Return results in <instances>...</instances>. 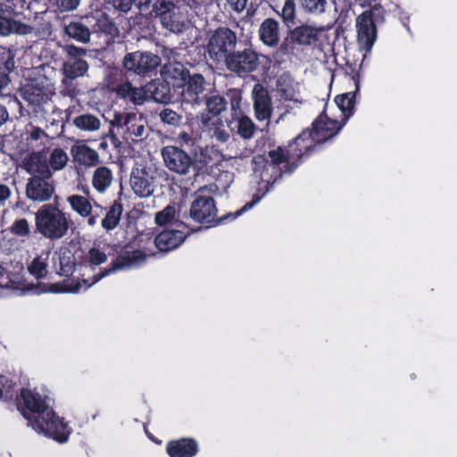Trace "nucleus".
Segmentation results:
<instances>
[{
	"mask_svg": "<svg viewBox=\"0 0 457 457\" xmlns=\"http://www.w3.org/2000/svg\"><path fill=\"white\" fill-rule=\"evenodd\" d=\"M71 210L82 218H87V224L94 226L96 223L98 214H92V204L90 201L80 195H71L67 197Z\"/></svg>",
	"mask_w": 457,
	"mask_h": 457,
	"instance_id": "20",
	"label": "nucleus"
},
{
	"mask_svg": "<svg viewBox=\"0 0 457 457\" xmlns=\"http://www.w3.org/2000/svg\"><path fill=\"white\" fill-rule=\"evenodd\" d=\"M303 10L313 14H320L325 12L327 0H300Z\"/></svg>",
	"mask_w": 457,
	"mask_h": 457,
	"instance_id": "44",
	"label": "nucleus"
},
{
	"mask_svg": "<svg viewBox=\"0 0 457 457\" xmlns=\"http://www.w3.org/2000/svg\"><path fill=\"white\" fill-rule=\"evenodd\" d=\"M77 79H69L66 76H63L62 79V89L61 93L65 96L76 97L79 95L80 90L79 88V85L76 82Z\"/></svg>",
	"mask_w": 457,
	"mask_h": 457,
	"instance_id": "45",
	"label": "nucleus"
},
{
	"mask_svg": "<svg viewBox=\"0 0 457 457\" xmlns=\"http://www.w3.org/2000/svg\"><path fill=\"white\" fill-rule=\"evenodd\" d=\"M179 137L180 139H182V140H183L184 142H186V143H188V142H189V141H191V139H192V138H191V137H190V135H189L188 133H187V132H181V133H179Z\"/></svg>",
	"mask_w": 457,
	"mask_h": 457,
	"instance_id": "63",
	"label": "nucleus"
},
{
	"mask_svg": "<svg viewBox=\"0 0 457 457\" xmlns=\"http://www.w3.org/2000/svg\"><path fill=\"white\" fill-rule=\"evenodd\" d=\"M73 124L81 130L95 131L100 128V120L90 113L80 114L73 119Z\"/></svg>",
	"mask_w": 457,
	"mask_h": 457,
	"instance_id": "39",
	"label": "nucleus"
},
{
	"mask_svg": "<svg viewBox=\"0 0 457 457\" xmlns=\"http://www.w3.org/2000/svg\"><path fill=\"white\" fill-rule=\"evenodd\" d=\"M334 101L337 105L338 109L343 112V94L336 96Z\"/></svg>",
	"mask_w": 457,
	"mask_h": 457,
	"instance_id": "62",
	"label": "nucleus"
},
{
	"mask_svg": "<svg viewBox=\"0 0 457 457\" xmlns=\"http://www.w3.org/2000/svg\"><path fill=\"white\" fill-rule=\"evenodd\" d=\"M11 195V189L7 185L0 184V203L7 200Z\"/></svg>",
	"mask_w": 457,
	"mask_h": 457,
	"instance_id": "59",
	"label": "nucleus"
},
{
	"mask_svg": "<svg viewBox=\"0 0 457 457\" xmlns=\"http://www.w3.org/2000/svg\"><path fill=\"white\" fill-rule=\"evenodd\" d=\"M278 13L289 29L296 24V4L295 0H284L281 12Z\"/></svg>",
	"mask_w": 457,
	"mask_h": 457,
	"instance_id": "41",
	"label": "nucleus"
},
{
	"mask_svg": "<svg viewBox=\"0 0 457 457\" xmlns=\"http://www.w3.org/2000/svg\"><path fill=\"white\" fill-rule=\"evenodd\" d=\"M80 287V284L77 282L74 286L68 287L65 284L61 283H54L50 284L47 287V289H45V292H50V293H66V292H73L76 293L79 291Z\"/></svg>",
	"mask_w": 457,
	"mask_h": 457,
	"instance_id": "52",
	"label": "nucleus"
},
{
	"mask_svg": "<svg viewBox=\"0 0 457 457\" xmlns=\"http://www.w3.org/2000/svg\"><path fill=\"white\" fill-rule=\"evenodd\" d=\"M237 46L236 31L227 26H219L208 33L206 52L216 64L223 63Z\"/></svg>",
	"mask_w": 457,
	"mask_h": 457,
	"instance_id": "5",
	"label": "nucleus"
},
{
	"mask_svg": "<svg viewBox=\"0 0 457 457\" xmlns=\"http://www.w3.org/2000/svg\"><path fill=\"white\" fill-rule=\"evenodd\" d=\"M342 124L333 120L323 111L312 123L309 129L314 140L319 144L334 137L341 129Z\"/></svg>",
	"mask_w": 457,
	"mask_h": 457,
	"instance_id": "13",
	"label": "nucleus"
},
{
	"mask_svg": "<svg viewBox=\"0 0 457 457\" xmlns=\"http://www.w3.org/2000/svg\"><path fill=\"white\" fill-rule=\"evenodd\" d=\"M206 81L200 73L190 74L185 84L180 87V99L182 104L200 106L204 103V94Z\"/></svg>",
	"mask_w": 457,
	"mask_h": 457,
	"instance_id": "12",
	"label": "nucleus"
},
{
	"mask_svg": "<svg viewBox=\"0 0 457 457\" xmlns=\"http://www.w3.org/2000/svg\"><path fill=\"white\" fill-rule=\"evenodd\" d=\"M12 381L4 376H0V398L3 396V392L5 394L6 398H11L10 390L12 388Z\"/></svg>",
	"mask_w": 457,
	"mask_h": 457,
	"instance_id": "58",
	"label": "nucleus"
},
{
	"mask_svg": "<svg viewBox=\"0 0 457 457\" xmlns=\"http://www.w3.org/2000/svg\"><path fill=\"white\" fill-rule=\"evenodd\" d=\"M252 96L256 119L261 121L269 120L272 112V103L268 89L257 83L253 86Z\"/></svg>",
	"mask_w": 457,
	"mask_h": 457,
	"instance_id": "17",
	"label": "nucleus"
},
{
	"mask_svg": "<svg viewBox=\"0 0 457 457\" xmlns=\"http://www.w3.org/2000/svg\"><path fill=\"white\" fill-rule=\"evenodd\" d=\"M161 64V58L149 51L127 53L122 59V72L126 75L139 77L150 76Z\"/></svg>",
	"mask_w": 457,
	"mask_h": 457,
	"instance_id": "7",
	"label": "nucleus"
},
{
	"mask_svg": "<svg viewBox=\"0 0 457 457\" xmlns=\"http://www.w3.org/2000/svg\"><path fill=\"white\" fill-rule=\"evenodd\" d=\"M249 0H227L229 8L237 12L241 13L247 5Z\"/></svg>",
	"mask_w": 457,
	"mask_h": 457,
	"instance_id": "57",
	"label": "nucleus"
},
{
	"mask_svg": "<svg viewBox=\"0 0 457 457\" xmlns=\"http://www.w3.org/2000/svg\"><path fill=\"white\" fill-rule=\"evenodd\" d=\"M187 235L179 229H164L155 237L154 245L161 252H170L179 247Z\"/></svg>",
	"mask_w": 457,
	"mask_h": 457,
	"instance_id": "19",
	"label": "nucleus"
},
{
	"mask_svg": "<svg viewBox=\"0 0 457 457\" xmlns=\"http://www.w3.org/2000/svg\"><path fill=\"white\" fill-rule=\"evenodd\" d=\"M290 39L298 45H312L319 39V32L313 27L303 25L296 27L290 32Z\"/></svg>",
	"mask_w": 457,
	"mask_h": 457,
	"instance_id": "29",
	"label": "nucleus"
},
{
	"mask_svg": "<svg viewBox=\"0 0 457 457\" xmlns=\"http://www.w3.org/2000/svg\"><path fill=\"white\" fill-rule=\"evenodd\" d=\"M64 32L70 37L79 43L90 41L91 31L81 21H71L64 26Z\"/></svg>",
	"mask_w": 457,
	"mask_h": 457,
	"instance_id": "34",
	"label": "nucleus"
},
{
	"mask_svg": "<svg viewBox=\"0 0 457 457\" xmlns=\"http://www.w3.org/2000/svg\"><path fill=\"white\" fill-rule=\"evenodd\" d=\"M145 257L146 255L141 250H134L132 252L124 251L118 254L116 259L111 262L108 268H104L100 272L95 274L91 278H83L82 282L84 283L86 287H89L97 283L103 278L109 276L112 273H114L120 270H124L135 263H138L142 261H145Z\"/></svg>",
	"mask_w": 457,
	"mask_h": 457,
	"instance_id": "10",
	"label": "nucleus"
},
{
	"mask_svg": "<svg viewBox=\"0 0 457 457\" xmlns=\"http://www.w3.org/2000/svg\"><path fill=\"white\" fill-rule=\"evenodd\" d=\"M251 168L262 180H266L264 172L270 168L269 159L263 154L254 155L251 161Z\"/></svg>",
	"mask_w": 457,
	"mask_h": 457,
	"instance_id": "43",
	"label": "nucleus"
},
{
	"mask_svg": "<svg viewBox=\"0 0 457 457\" xmlns=\"http://www.w3.org/2000/svg\"><path fill=\"white\" fill-rule=\"evenodd\" d=\"M60 274L65 277L71 275L75 270V257L72 254H62L59 257Z\"/></svg>",
	"mask_w": 457,
	"mask_h": 457,
	"instance_id": "46",
	"label": "nucleus"
},
{
	"mask_svg": "<svg viewBox=\"0 0 457 457\" xmlns=\"http://www.w3.org/2000/svg\"><path fill=\"white\" fill-rule=\"evenodd\" d=\"M71 154L75 163L84 167H96L100 163V156L96 150L85 142H79L71 148Z\"/></svg>",
	"mask_w": 457,
	"mask_h": 457,
	"instance_id": "18",
	"label": "nucleus"
},
{
	"mask_svg": "<svg viewBox=\"0 0 457 457\" xmlns=\"http://www.w3.org/2000/svg\"><path fill=\"white\" fill-rule=\"evenodd\" d=\"M95 28L97 31L112 37L119 35V29L115 22L106 14L102 13L96 20Z\"/></svg>",
	"mask_w": 457,
	"mask_h": 457,
	"instance_id": "40",
	"label": "nucleus"
},
{
	"mask_svg": "<svg viewBox=\"0 0 457 457\" xmlns=\"http://www.w3.org/2000/svg\"><path fill=\"white\" fill-rule=\"evenodd\" d=\"M80 0H55L54 5L60 12H71L78 8Z\"/></svg>",
	"mask_w": 457,
	"mask_h": 457,
	"instance_id": "54",
	"label": "nucleus"
},
{
	"mask_svg": "<svg viewBox=\"0 0 457 457\" xmlns=\"http://www.w3.org/2000/svg\"><path fill=\"white\" fill-rule=\"evenodd\" d=\"M147 97L146 88L133 87L128 101L134 104H142Z\"/></svg>",
	"mask_w": 457,
	"mask_h": 457,
	"instance_id": "53",
	"label": "nucleus"
},
{
	"mask_svg": "<svg viewBox=\"0 0 457 457\" xmlns=\"http://www.w3.org/2000/svg\"><path fill=\"white\" fill-rule=\"evenodd\" d=\"M22 98L28 103V106L31 108L32 112H38L42 110L49 97L42 87L27 85L21 91Z\"/></svg>",
	"mask_w": 457,
	"mask_h": 457,
	"instance_id": "24",
	"label": "nucleus"
},
{
	"mask_svg": "<svg viewBox=\"0 0 457 457\" xmlns=\"http://www.w3.org/2000/svg\"><path fill=\"white\" fill-rule=\"evenodd\" d=\"M147 94L157 103L167 104L171 100V86L163 79L153 80L146 85Z\"/></svg>",
	"mask_w": 457,
	"mask_h": 457,
	"instance_id": "28",
	"label": "nucleus"
},
{
	"mask_svg": "<svg viewBox=\"0 0 457 457\" xmlns=\"http://www.w3.org/2000/svg\"><path fill=\"white\" fill-rule=\"evenodd\" d=\"M122 70L119 66L109 67V73L107 75L108 86L113 92L116 93L117 96L121 99L128 101L130 92L133 88L132 84L129 81L118 83L119 78L123 76Z\"/></svg>",
	"mask_w": 457,
	"mask_h": 457,
	"instance_id": "23",
	"label": "nucleus"
},
{
	"mask_svg": "<svg viewBox=\"0 0 457 457\" xmlns=\"http://www.w3.org/2000/svg\"><path fill=\"white\" fill-rule=\"evenodd\" d=\"M32 27L21 20L12 19L0 13V36L7 37L12 34L28 35L31 33Z\"/></svg>",
	"mask_w": 457,
	"mask_h": 457,
	"instance_id": "27",
	"label": "nucleus"
},
{
	"mask_svg": "<svg viewBox=\"0 0 457 457\" xmlns=\"http://www.w3.org/2000/svg\"><path fill=\"white\" fill-rule=\"evenodd\" d=\"M342 12H340L338 20H337V35L339 36L340 31H343V23L340 21Z\"/></svg>",
	"mask_w": 457,
	"mask_h": 457,
	"instance_id": "64",
	"label": "nucleus"
},
{
	"mask_svg": "<svg viewBox=\"0 0 457 457\" xmlns=\"http://www.w3.org/2000/svg\"><path fill=\"white\" fill-rule=\"evenodd\" d=\"M227 70L240 77L256 71L260 65L259 54L252 47L241 45L223 62Z\"/></svg>",
	"mask_w": 457,
	"mask_h": 457,
	"instance_id": "8",
	"label": "nucleus"
},
{
	"mask_svg": "<svg viewBox=\"0 0 457 457\" xmlns=\"http://www.w3.org/2000/svg\"><path fill=\"white\" fill-rule=\"evenodd\" d=\"M268 156L270 158L269 162L270 168L275 169L276 166H278L282 163H286V171L288 172L287 168L289 167L292 159L291 156L289 155L287 146L286 150L281 146H278L276 149L269 151Z\"/></svg>",
	"mask_w": 457,
	"mask_h": 457,
	"instance_id": "38",
	"label": "nucleus"
},
{
	"mask_svg": "<svg viewBox=\"0 0 457 457\" xmlns=\"http://www.w3.org/2000/svg\"><path fill=\"white\" fill-rule=\"evenodd\" d=\"M165 166L172 172L186 175L194 164L193 158L183 149L175 145H166L162 149Z\"/></svg>",
	"mask_w": 457,
	"mask_h": 457,
	"instance_id": "11",
	"label": "nucleus"
},
{
	"mask_svg": "<svg viewBox=\"0 0 457 457\" xmlns=\"http://www.w3.org/2000/svg\"><path fill=\"white\" fill-rule=\"evenodd\" d=\"M150 168H134L130 174V186L139 197H147L154 193L155 177Z\"/></svg>",
	"mask_w": 457,
	"mask_h": 457,
	"instance_id": "14",
	"label": "nucleus"
},
{
	"mask_svg": "<svg viewBox=\"0 0 457 457\" xmlns=\"http://www.w3.org/2000/svg\"><path fill=\"white\" fill-rule=\"evenodd\" d=\"M227 96L231 112V119L227 120L228 127L232 132L236 131L242 138L251 139L256 131V125L244 113L241 108L242 90L236 87L228 88Z\"/></svg>",
	"mask_w": 457,
	"mask_h": 457,
	"instance_id": "6",
	"label": "nucleus"
},
{
	"mask_svg": "<svg viewBox=\"0 0 457 457\" xmlns=\"http://www.w3.org/2000/svg\"><path fill=\"white\" fill-rule=\"evenodd\" d=\"M54 192V184L52 179H44L40 176H32L26 185V195L35 202H46L51 199Z\"/></svg>",
	"mask_w": 457,
	"mask_h": 457,
	"instance_id": "15",
	"label": "nucleus"
},
{
	"mask_svg": "<svg viewBox=\"0 0 457 457\" xmlns=\"http://www.w3.org/2000/svg\"><path fill=\"white\" fill-rule=\"evenodd\" d=\"M66 52L68 58L74 59H84L83 56L87 54V49L72 45H68L66 46Z\"/></svg>",
	"mask_w": 457,
	"mask_h": 457,
	"instance_id": "55",
	"label": "nucleus"
},
{
	"mask_svg": "<svg viewBox=\"0 0 457 457\" xmlns=\"http://www.w3.org/2000/svg\"><path fill=\"white\" fill-rule=\"evenodd\" d=\"M26 170L32 176L52 179V171L47 159L41 153H33L24 162Z\"/></svg>",
	"mask_w": 457,
	"mask_h": 457,
	"instance_id": "22",
	"label": "nucleus"
},
{
	"mask_svg": "<svg viewBox=\"0 0 457 457\" xmlns=\"http://www.w3.org/2000/svg\"><path fill=\"white\" fill-rule=\"evenodd\" d=\"M124 122L125 131H123L122 138L126 142L137 143L148 137L147 121L142 114L128 112Z\"/></svg>",
	"mask_w": 457,
	"mask_h": 457,
	"instance_id": "16",
	"label": "nucleus"
},
{
	"mask_svg": "<svg viewBox=\"0 0 457 457\" xmlns=\"http://www.w3.org/2000/svg\"><path fill=\"white\" fill-rule=\"evenodd\" d=\"M163 79L174 88H180L190 75L189 71L179 62L166 64Z\"/></svg>",
	"mask_w": 457,
	"mask_h": 457,
	"instance_id": "21",
	"label": "nucleus"
},
{
	"mask_svg": "<svg viewBox=\"0 0 457 457\" xmlns=\"http://www.w3.org/2000/svg\"><path fill=\"white\" fill-rule=\"evenodd\" d=\"M208 114L212 117L220 115L227 109L229 100L228 96L220 95L217 91H212L204 97Z\"/></svg>",
	"mask_w": 457,
	"mask_h": 457,
	"instance_id": "32",
	"label": "nucleus"
},
{
	"mask_svg": "<svg viewBox=\"0 0 457 457\" xmlns=\"http://www.w3.org/2000/svg\"><path fill=\"white\" fill-rule=\"evenodd\" d=\"M318 143L314 140L309 129H303L287 145L292 162L287 168L288 173L293 172L305 158L310 157L316 149Z\"/></svg>",
	"mask_w": 457,
	"mask_h": 457,
	"instance_id": "9",
	"label": "nucleus"
},
{
	"mask_svg": "<svg viewBox=\"0 0 457 457\" xmlns=\"http://www.w3.org/2000/svg\"><path fill=\"white\" fill-rule=\"evenodd\" d=\"M107 254L96 247L88 250L86 256V262L90 266H99L107 261Z\"/></svg>",
	"mask_w": 457,
	"mask_h": 457,
	"instance_id": "47",
	"label": "nucleus"
},
{
	"mask_svg": "<svg viewBox=\"0 0 457 457\" xmlns=\"http://www.w3.org/2000/svg\"><path fill=\"white\" fill-rule=\"evenodd\" d=\"M68 160L69 158L66 152L62 148L56 147L50 153L47 162L50 168L54 171H57L62 170L66 166Z\"/></svg>",
	"mask_w": 457,
	"mask_h": 457,
	"instance_id": "42",
	"label": "nucleus"
},
{
	"mask_svg": "<svg viewBox=\"0 0 457 457\" xmlns=\"http://www.w3.org/2000/svg\"><path fill=\"white\" fill-rule=\"evenodd\" d=\"M89 65L85 59L68 58L62 64V75L69 79H78L87 74Z\"/></svg>",
	"mask_w": 457,
	"mask_h": 457,
	"instance_id": "33",
	"label": "nucleus"
},
{
	"mask_svg": "<svg viewBox=\"0 0 457 457\" xmlns=\"http://www.w3.org/2000/svg\"><path fill=\"white\" fill-rule=\"evenodd\" d=\"M261 197L255 196L253 199L246 203L240 210L236 212L228 213L217 218V208L213 197L210 195H197L191 204L189 210L190 218L200 224L211 226H217L223 223L228 219H236L240 216L243 212L250 210L254 204H256Z\"/></svg>",
	"mask_w": 457,
	"mask_h": 457,
	"instance_id": "3",
	"label": "nucleus"
},
{
	"mask_svg": "<svg viewBox=\"0 0 457 457\" xmlns=\"http://www.w3.org/2000/svg\"><path fill=\"white\" fill-rule=\"evenodd\" d=\"M126 121V114L122 115L121 113H118L114 115L113 120L111 122V125L113 129H116L117 133L121 137L123 135V131H125V122Z\"/></svg>",
	"mask_w": 457,
	"mask_h": 457,
	"instance_id": "56",
	"label": "nucleus"
},
{
	"mask_svg": "<svg viewBox=\"0 0 457 457\" xmlns=\"http://www.w3.org/2000/svg\"><path fill=\"white\" fill-rule=\"evenodd\" d=\"M29 7L27 0H1L0 13L12 17V19L21 20L25 8Z\"/></svg>",
	"mask_w": 457,
	"mask_h": 457,
	"instance_id": "35",
	"label": "nucleus"
},
{
	"mask_svg": "<svg viewBox=\"0 0 457 457\" xmlns=\"http://www.w3.org/2000/svg\"><path fill=\"white\" fill-rule=\"evenodd\" d=\"M10 231L18 237H27L30 233L29 224L25 218L15 220L11 226Z\"/></svg>",
	"mask_w": 457,
	"mask_h": 457,
	"instance_id": "49",
	"label": "nucleus"
},
{
	"mask_svg": "<svg viewBox=\"0 0 457 457\" xmlns=\"http://www.w3.org/2000/svg\"><path fill=\"white\" fill-rule=\"evenodd\" d=\"M123 212V205L120 199L114 200L109 207L104 218L102 220V227L107 230L114 229L120 223Z\"/></svg>",
	"mask_w": 457,
	"mask_h": 457,
	"instance_id": "36",
	"label": "nucleus"
},
{
	"mask_svg": "<svg viewBox=\"0 0 457 457\" xmlns=\"http://www.w3.org/2000/svg\"><path fill=\"white\" fill-rule=\"evenodd\" d=\"M159 116L163 123L172 126H179L182 119L179 113L170 108H163V110L161 111Z\"/></svg>",
	"mask_w": 457,
	"mask_h": 457,
	"instance_id": "50",
	"label": "nucleus"
},
{
	"mask_svg": "<svg viewBox=\"0 0 457 457\" xmlns=\"http://www.w3.org/2000/svg\"><path fill=\"white\" fill-rule=\"evenodd\" d=\"M15 53L9 48L0 49V83L7 86L10 79V73L15 68Z\"/></svg>",
	"mask_w": 457,
	"mask_h": 457,
	"instance_id": "30",
	"label": "nucleus"
},
{
	"mask_svg": "<svg viewBox=\"0 0 457 457\" xmlns=\"http://www.w3.org/2000/svg\"><path fill=\"white\" fill-rule=\"evenodd\" d=\"M21 397L28 410L37 414L33 428L45 435L53 437L60 443L67 441L69 430L66 425L52 410H49L38 394L30 390H22Z\"/></svg>",
	"mask_w": 457,
	"mask_h": 457,
	"instance_id": "1",
	"label": "nucleus"
},
{
	"mask_svg": "<svg viewBox=\"0 0 457 457\" xmlns=\"http://www.w3.org/2000/svg\"><path fill=\"white\" fill-rule=\"evenodd\" d=\"M72 225L70 214L61 210L56 203L43 204L35 212V232L51 242L67 236Z\"/></svg>",
	"mask_w": 457,
	"mask_h": 457,
	"instance_id": "2",
	"label": "nucleus"
},
{
	"mask_svg": "<svg viewBox=\"0 0 457 457\" xmlns=\"http://www.w3.org/2000/svg\"><path fill=\"white\" fill-rule=\"evenodd\" d=\"M175 0H137L138 8L151 17L158 18L163 28L171 32H182L186 29L185 18L175 4Z\"/></svg>",
	"mask_w": 457,
	"mask_h": 457,
	"instance_id": "4",
	"label": "nucleus"
},
{
	"mask_svg": "<svg viewBox=\"0 0 457 457\" xmlns=\"http://www.w3.org/2000/svg\"><path fill=\"white\" fill-rule=\"evenodd\" d=\"M176 214V209L172 205L166 206L155 214V223L159 226L166 225L172 221Z\"/></svg>",
	"mask_w": 457,
	"mask_h": 457,
	"instance_id": "48",
	"label": "nucleus"
},
{
	"mask_svg": "<svg viewBox=\"0 0 457 457\" xmlns=\"http://www.w3.org/2000/svg\"><path fill=\"white\" fill-rule=\"evenodd\" d=\"M25 140L28 146L30 148H37L45 145L48 139L47 134L39 127L29 123L26 126Z\"/></svg>",
	"mask_w": 457,
	"mask_h": 457,
	"instance_id": "37",
	"label": "nucleus"
},
{
	"mask_svg": "<svg viewBox=\"0 0 457 457\" xmlns=\"http://www.w3.org/2000/svg\"><path fill=\"white\" fill-rule=\"evenodd\" d=\"M260 40L267 46L275 47L279 43V24L273 18L265 19L259 29Z\"/></svg>",
	"mask_w": 457,
	"mask_h": 457,
	"instance_id": "25",
	"label": "nucleus"
},
{
	"mask_svg": "<svg viewBox=\"0 0 457 457\" xmlns=\"http://www.w3.org/2000/svg\"><path fill=\"white\" fill-rule=\"evenodd\" d=\"M214 137L218 141L224 143L228 140L229 134L225 130L217 129L214 131Z\"/></svg>",
	"mask_w": 457,
	"mask_h": 457,
	"instance_id": "60",
	"label": "nucleus"
},
{
	"mask_svg": "<svg viewBox=\"0 0 457 457\" xmlns=\"http://www.w3.org/2000/svg\"><path fill=\"white\" fill-rule=\"evenodd\" d=\"M9 120V112L4 105L0 104V127Z\"/></svg>",
	"mask_w": 457,
	"mask_h": 457,
	"instance_id": "61",
	"label": "nucleus"
},
{
	"mask_svg": "<svg viewBox=\"0 0 457 457\" xmlns=\"http://www.w3.org/2000/svg\"><path fill=\"white\" fill-rule=\"evenodd\" d=\"M113 180L112 170L107 166L97 167L92 176V186L100 194L110 187Z\"/></svg>",
	"mask_w": 457,
	"mask_h": 457,
	"instance_id": "31",
	"label": "nucleus"
},
{
	"mask_svg": "<svg viewBox=\"0 0 457 457\" xmlns=\"http://www.w3.org/2000/svg\"><path fill=\"white\" fill-rule=\"evenodd\" d=\"M29 271L37 278H44L46 272V264L41 261L40 257H36L29 266Z\"/></svg>",
	"mask_w": 457,
	"mask_h": 457,
	"instance_id": "51",
	"label": "nucleus"
},
{
	"mask_svg": "<svg viewBox=\"0 0 457 457\" xmlns=\"http://www.w3.org/2000/svg\"><path fill=\"white\" fill-rule=\"evenodd\" d=\"M197 451V443L191 438L172 441L167 445V452L170 457H193Z\"/></svg>",
	"mask_w": 457,
	"mask_h": 457,
	"instance_id": "26",
	"label": "nucleus"
}]
</instances>
